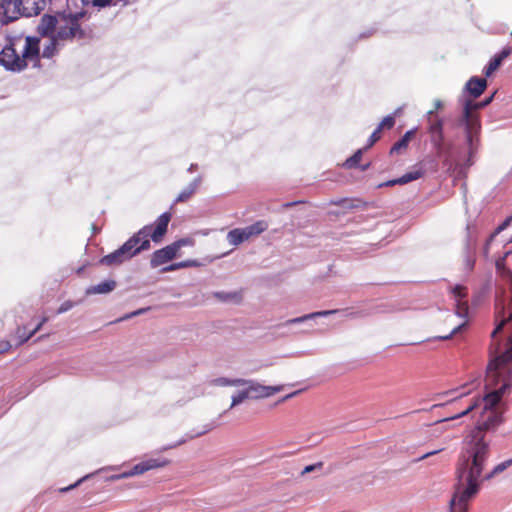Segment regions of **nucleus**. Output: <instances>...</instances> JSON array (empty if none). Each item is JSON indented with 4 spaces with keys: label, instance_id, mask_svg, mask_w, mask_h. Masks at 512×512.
I'll list each match as a JSON object with an SVG mask.
<instances>
[{
    "label": "nucleus",
    "instance_id": "obj_1",
    "mask_svg": "<svg viewBox=\"0 0 512 512\" xmlns=\"http://www.w3.org/2000/svg\"><path fill=\"white\" fill-rule=\"evenodd\" d=\"M489 354L491 358L486 370L485 387L491 391L482 399H474L461 413L443 420H453L468 415L483 403L482 419L464 441L456 467L463 471L476 467L478 475H481L490 457V440L486 439L485 433L496 428L503 421L502 415L495 410V406L512 386V336L508 338L504 350H501L499 342H491Z\"/></svg>",
    "mask_w": 512,
    "mask_h": 512
},
{
    "label": "nucleus",
    "instance_id": "obj_2",
    "mask_svg": "<svg viewBox=\"0 0 512 512\" xmlns=\"http://www.w3.org/2000/svg\"><path fill=\"white\" fill-rule=\"evenodd\" d=\"M171 214L165 212L155 221V225H146L130 237L120 248L100 259V264L106 266L120 265L135 255L150 248V239L160 242L167 232Z\"/></svg>",
    "mask_w": 512,
    "mask_h": 512
},
{
    "label": "nucleus",
    "instance_id": "obj_3",
    "mask_svg": "<svg viewBox=\"0 0 512 512\" xmlns=\"http://www.w3.org/2000/svg\"><path fill=\"white\" fill-rule=\"evenodd\" d=\"M83 13L59 14L57 16L45 14L42 16L37 31L41 36H52L60 41H72L75 38L82 39L85 32L79 23Z\"/></svg>",
    "mask_w": 512,
    "mask_h": 512
},
{
    "label": "nucleus",
    "instance_id": "obj_4",
    "mask_svg": "<svg viewBox=\"0 0 512 512\" xmlns=\"http://www.w3.org/2000/svg\"><path fill=\"white\" fill-rule=\"evenodd\" d=\"M485 106H487V102H474L472 100L466 101L463 115L459 120V125L463 126L465 130L466 143L468 146V166L473 165L474 157L481 145V121L476 110L484 108Z\"/></svg>",
    "mask_w": 512,
    "mask_h": 512
},
{
    "label": "nucleus",
    "instance_id": "obj_5",
    "mask_svg": "<svg viewBox=\"0 0 512 512\" xmlns=\"http://www.w3.org/2000/svg\"><path fill=\"white\" fill-rule=\"evenodd\" d=\"M40 40L37 37L27 36L25 45L19 53L14 45H8L0 53V62L9 70L21 71L31 62L33 66L40 63Z\"/></svg>",
    "mask_w": 512,
    "mask_h": 512
},
{
    "label": "nucleus",
    "instance_id": "obj_6",
    "mask_svg": "<svg viewBox=\"0 0 512 512\" xmlns=\"http://www.w3.org/2000/svg\"><path fill=\"white\" fill-rule=\"evenodd\" d=\"M458 483L450 501L452 512H468L469 502L477 495L481 486L478 469L469 471L456 469Z\"/></svg>",
    "mask_w": 512,
    "mask_h": 512
},
{
    "label": "nucleus",
    "instance_id": "obj_7",
    "mask_svg": "<svg viewBox=\"0 0 512 512\" xmlns=\"http://www.w3.org/2000/svg\"><path fill=\"white\" fill-rule=\"evenodd\" d=\"M497 271L500 277L510 290V301L505 306L504 299L498 297L495 302V319L498 321L495 329L491 333V342L497 341V334L503 330V327L508 323L512 322V271L505 267L504 260H498L496 262Z\"/></svg>",
    "mask_w": 512,
    "mask_h": 512
},
{
    "label": "nucleus",
    "instance_id": "obj_8",
    "mask_svg": "<svg viewBox=\"0 0 512 512\" xmlns=\"http://www.w3.org/2000/svg\"><path fill=\"white\" fill-rule=\"evenodd\" d=\"M438 170V162L433 157H426L418 162L412 171H409L399 178L388 180L378 185L381 187H389L394 185H404L409 182L422 178L427 172H436Z\"/></svg>",
    "mask_w": 512,
    "mask_h": 512
},
{
    "label": "nucleus",
    "instance_id": "obj_9",
    "mask_svg": "<svg viewBox=\"0 0 512 512\" xmlns=\"http://www.w3.org/2000/svg\"><path fill=\"white\" fill-rule=\"evenodd\" d=\"M170 464V461L167 459L161 458H150L144 460L136 465H134L130 470L124 471L119 475L112 476L113 480H119L124 478H129L136 475L144 474L145 472L153 469L163 468Z\"/></svg>",
    "mask_w": 512,
    "mask_h": 512
},
{
    "label": "nucleus",
    "instance_id": "obj_10",
    "mask_svg": "<svg viewBox=\"0 0 512 512\" xmlns=\"http://www.w3.org/2000/svg\"><path fill=\"white\" fill-rule=\"evenodd\" d=\"M187 243L186 240L181 239L176 242H173L170 245L165 246L159 250H156L151 257L150 265L153 268L159 267L171 260H173L180 248Z\"/></svg>",
    "mask_w": 512,
    "mask_h": 512
},
{
    "label": "nucleus",
    "instance_id": "obj_11",
    "mask_svg": "<svg viewBox=\"0 0 512 512\" xmlns=\"http://www.w3.org/2000/svg\"><path fill=\"white\" fill-rule=\"evenodd\" d=\"M247 390L250 399H260L272 396L282 390V386H264L253 381H247Z\"/></svg>",
    "mask_w": 512,
    "mask_h": 512
},
{
    "label": "nucleus",
    "instance_id": "obj_12",
    "mask_svg": "<svg viewBox=\"0 0 512 512\" xmlns=\"http://www.w3.org/2000/svg\"><path fill=\"white\" fill-rule=\"evenodd\" d=\"M18 6L22 15L30 17L41 12L44 0H18Z\"/></svg>",
    "mask_w": 512,
    "mask_h": 512
},
{
    "label": "nucleus",
    "instance_id": "obj_13",
    "mask_svg": "<svg viewBox=\"0 0 512 512\" xmlns=\"http://www.w3.org/2000/svg\"><path fill=\"white\" fill-rule=\"evenodd\" d=\"M486 87L487 81L484 78L472 77L466 83V89L473 98L479 97Z\"/></svg>",
    "mask_w": 512,
    "mask_h": 512
},
{
    "label": "nucleus",
    "instance_id": "obj_14",
    "mask_svg": "<svg viewBox=\"0 0 512 512\" xmlns=\"http://www.w3.org/2000/svg\"><path fill=\"white\" fill-rule=\"evenodd\" d=\"M511 53L510 48H504L499 54L495 55L488 63V65L484 69V73L487 77H489L493 72H495L503 60L507 58Z\"/></svg>",
    "mask_w": 512,
    "mask_h": 512
},
{
    "label": "nucleus",
    "instance_id": "obj_15",
    "mask_svg": "<svg viewBox=\"0 0 512 512\" xmlns=\"http://www.w3.org/2000/svg\"><path fill=\"white\" fill-rule=\"evenodd\" d=\"M416 131L414 129L408 130L401 139L393 144L390 149V154H402L408 148L410 141L415 136Z\"/></svg>",
    "mask_w": 512,
    "mask_h": 512
},
{
    "label": "nucleus",
    "instance_id": "obj_16",
    "mask_svg": "<svg viewBox=\"0 0 512 512\" xmlns=\"http://www.w3.org/2000/svg\"><path fill=\"white\" fill-rule=\"evenodd\" d=\"M331 204L340 206L344 210L366 209L368 207V204L365 201L357 198H343L340 200L332 201Z\"/></svg>",
    "mask_w": 512,
    "mask_h": 512
},
{
    "label": "nucleus",
    "instance_id": "obj_17",
    "mask_svg": "<svg viewBox=\"0 0 512 512\" xmlns=\"http://www.w3.org/2000/svg\"><path fill=\"white\" fill-rule=\"evenodd\" d=\"M116 282L114 280H106L94 286H90L86 290L87 295L92 294H106L114 290Z\"/></svg>",
    "mask_w": 512,
    "mask_h": 512
},
{
    "label": "nucleus",
    "instance_id": "obj_18",
    "mask_svg": "<svg viewBox=\"0 0 512 512\" xmlns=\"http://www.w3.org/2000/svg\"><path fill=\"white\" fill-rule=\"evenodd\" d=\"M227 240L229 244L233 246H238L242 242L247 241L248 238L244 228H236L228 232Z\"/></svg>",
    "mask_w": 512,
    "mask_h": 512
},
{
    "label": "nucleus",
    "instance_id": "obj_19",
    "mask_svg": "<svg viewBox=\"0 0 512 512\" xmlns=\"http://www.w3.org/2000/svg\"><path fill=\"white\" fill-rule=\"evenodd\" d=\"M268 228V224L264 220L257 221L250 226L244 227L248 240L260 235Z\"/></svg>",
    "mask_w": 512,
    "mask_h": 512
},
{
    "label": "nucleus",
    "instance_id": "obj_20",
    "mask_svg": "<svg viewBox=\"0 0 512 512\" xmlns=\"http://www.w3.org/2000/svg\"><path fill=\"white\" fill-rule=\"evenodd\" d=\"M49 42L45 47L43 48L42 57L44 58H51L58 52V46H59V39H56V37L52 34V36H48Z\"/></svg>",
    "mask_w": 512,
    "mask_h": 512
},
{
    "label": "nucleus",
    "instance_id": "obj_21",
    "mask_svg": "<svg viewBox=\"0 0 512 512\" xmlns=\"http://www.w3.org/2000/svg\"><path fill=\"white\" fill-rule=\"evenodd\" d=\"M336 312H337V310L314 312V313H310V314H307V315H304V316H301V317L290 319V320H288L286 322V324L301 323V322H304V321H306L308 319H312V318H316V317H320V316H327V315H330V314H334Z\"/></svg>",
    "mask_w": 512,
    "mask_h": 512
},
{
    "label": "nucleus",
    "instance_id": "obj_22",
    "mask_svg": "<svg viewBox=\"0 0 512 512\" xmlns=\"http://www.w3.org/2000/svg\"><path fill=\"white\" fill-rule=\"evenodd\" d=\"M512 464V459H509V460H506L498 465H496L493 470L486 474L485 476L482 475L483 471L481 472V476H480V480H481V483L483 482V480H489L491 479L494 475L496 474H499L501 472H503L504 470H506L510 465Z\"/></svg>",
    "mask_w": 512,
    "mask_h": 512
},
{
    "label": "nucleus",
    "instance_id": "obj_23",
    "mask_svg": "<svg viewBox=\"0 0 512 512\" xmlns=\"http://www.w3.org/2000/svg\"><path fill=\"white\" fill-rule=\"evenodd\" d=\"M198 183L194 181L187 188H185L176 198V202H185L196 192Z\"/></svg>",
    "mask_w": 512,
    "mask_h": 512
},
{
    "label": "nucleus",
    "instance_id": "obj_24",
    "mask_svg": "<svg viewBox=\"0 0 512 512\" xmlns=\"http://www.w3.org/2000/svg\"><path fill=\"white\" fill-rule=\"evenodd\" d=\"M196 265H197V263L194 260H185V261H181L178 263H172V264L162 268L161 272H163V273L170 272V271H175V270H178L181 268L192 267V266H196Z\"/></svg>",
    "mask_w": 512,
    "mask_h": 512
},
{
    "label": "nucleus",
    "instance_id": "obj_25",
    "mask_svg": "<svg viewBox=\"0 0 512 512\" xmlns=\"http://www.w3.org/2000/svg\"><path fill=\"white\" fill-rule=\"evenodd\" d=\"M247 382L245 379H228L221 377L215 380V384L219 386H244Z\"/></svg>",
    "mask_w": 512,
    "mask_h": 512
},
{
    "label": "nucleus",
    "instance_id": "obj_26",
    "mask_svg": "<svg viewBox=\"0 0 512 512\" xmlns=\"http://www.w3.org/2000/svg\"><path fill=\"white\" fill-rule=\"evenodd\" d=\"M362 150H357L351 157H349L344 163L343 166L346 168H354L358 165V163L362 159Z\"/></svg>",
    "mask_w": 512,
    "mask_h": 512
},
{
    "label": "nucleus",
    "instance_id": "obj_27",
    "mask_svg": "<svg viewBox=\"0 0 512 512\" xmlns=\"http://www.w3.org/2000/svg\"><path fill=\"white\" fill-rule=\"evenodd\" d=\"M247 399H250V396H249L247 388H245L244 390L239 391L236 395H234L232 397V403L230 405V408H233V407L241 404L242 402H244Z\"/></svg>",
    "mask_w": 512,
    "mask_h": 512
},
{
    "label": "nucleus",
    "instance_id": "obj_28",
    "mask_svg": "<svg viewBox=\"0 0 512 512\" xmlns=\"http://www.w3.org/2000/svg\"><path fill=\"white\" fill-rule=\"evenodd\" d=\"M431 142L437 150V154L441 155L444 143V134L438 133L431 135Z\"/></svg>",
    "mask_w": 512,
    "mask_h": 512
},
{
    "label": "nucleus",
    "instance_id": "obj_29",
    "mask_svg": "<svg viewBox=\"0 0 512 512\" xmlns=\"http://www.w3.org/2000/svg\"><path fill=\"white\" fill-rule=\"evenodd\" d=\"M469 306L468 302L464 300L457 301L456 314L465 319L468 316Z\"/></svg>",
    "mask_w": 512,
    "mask_h": 512
},
{
    "label": "nucleus",
    "instance_id": "obj_30",
    "mask_svg": "<svg viewBox=\"0 0 512 512\" xmlns=\"http://www.w3.org/2000/svg\"><path fill=\"white\" fill-rule=\"evenodd\" d=\"M395 125V118L394 116L392 115H388L386 117L383 118V120L380 122V124L378 125V129H380L381 131L383 130H390L394 127Z\"/></svg>",
    "mask_w": 512,
    "mask_h": 512
},
{
    "label": "nucleus",
    "instance_id": "obj_31",
    "mask_svg": "<svg viewBox=\"0 0 512 512\" xmlns=\"http://www.w3.org/2000/svg\"><path fill=\"white\" fill-rule=\"evenodd\" d=\"M452 293H453L454 298L456 299V301L463 300L468 295L467 288L465 286H462V285H456L455 287H453L452 288Z\"/></svg>",
    "mask_w": 512,
    "mask_h": 512
},
{
    "label": "nucleus",
    "instance_id": "obj_32",
    "mask_svg": "<svg viewBox=\"0 0 512 512\" xmlns=\"http://www.w3.org/2000/svg\"><path fill=\"white\" fill-rule=\"evenodd\" d=\"M467 325V321H463L462 323L456 325L449 334L447 335H443V336H437L435 337V339L437 340H448L450 339L453 335L457 334L458 332L462 331L463 328Z\"/></svg>",
    "mask_w": 512,
    "mask_h": 512
},
{
    "label": "nucleus",
    "instance_id": "obj_33",
    "mask_svg": "<svg viewBox=\"0 0 512 512\" xmlns=\"http://www.w3.org/2000/svg\"><path fill=\"white\" fill-rule=\"evenodd\" d=\"M48 321L47 317H43L40 323L29 333L26 337H24L21 341L18 342L17 346H20L27 342L34 334H36L43 326L44 323Z\"/></svg>",
    "mask_w": 512,
    "mask_h": 512
},
{
    "label": "nucleus",
    "instance_id": "obj_34",
    "mask_svg": "<svg viewBox=\"0 0 512 512\" xmlns=\"http://www.w3.org/2000/svg\"><path fill=\"white\" fill-rule=\"evenodd\" d=\"M429 133L431 135L443 133V122L441 119H436L430 123Z\"/></svg>",
    "mask_w": 512,
    "mask_h": 512
},
{
    "label": "nucleus",
    "instance_id": "obj_35",
    "mask_svg": "<svg viewBox=\"0 0 512 512\" xmlns=\"http://www.w3.org/2000/svg\"><path fill=\"white\" fill-rule=\"evenodd\" d=\"M381 132H382V131H381L380 129H378V128H376V129L374 130V132H373V133L371 134V136L369 137V140H368V143H367V145H366V147H365V150H367V149L371 148V147H372V146H373L377 141H379V140H380V138H381Z\"/></svg>",
    "mask_w": 512,
    "mask_h": 512
},
{
    "label": "nucleus",
    "instance_id": "obj_36",
    "mask_svg": "<svg viewBox=\"0 0 512 512\" xmlns=\"http://www.w3.org/2000/svg\"><path fill=\"white\" fill-rule=\"evenodd\" d=\"M215 296L222 301H228L230 299H236V300L240 299V297L237 293L228 294V293H223V292H217V293H215Z\"/></svg>",
    "mask_w": 512,
    "mask_h": 512
},
{
    "label": "nucleus",
    "instance_id": "obj_37",
    "mask_svg": "<svg viewBox=\"0 0 512 512\" xmlns=\"http://www.w3.org/2000/svg\"><path fill=\"white\" fill-rule=\"evenodd\" d=\"M73 307H74V303L70 300H67L60 305V307L57 310V313L62 314L64 312H67L68 310L72 309Z\"/></svg>",
    "mask_w": 512,
    "mask_h": 512
},
{
    "label": "nucleus",
    "instance_id": "obj_38",
    "mask_svg": "<svg viewBox=\"0 0 512 512\" xmlns=\"http://www.w3.org/2000/svg\"><path fill=\"white\" fill-rule=\"evenodd\" d=\"M323 466V463L322 462H318L316 464H313V465H308L306 466L303 471H302V474H307V473H310L312 471H314L315 469L317 468H321Z\"/></svg>",
    "mask_w": 512,
    "mask_h": 512
},
{
    "label": "nucleus",
    "instance_id": "obj_39",
    "mask_svg": "<svg viewBox=\"0 0 512 512\" xmlns=\"http://www.w3.org/2000/svg\"><path fill=\"white\" fill-rule=\"evenodd\" d=\"M12 345L9 341L3 340L0 341V354L5 353L11 349Z\"/></svg>",
    "mask_w": 512,
    "mask_h": 512
},
{
    "label": "nucleus",
    "instance_id": "obj_40",
    "mask_svg": "<svg viewBox=\"0 0 512 512\" xmlns=\"http://www.w3.org/2000/svg\"><path fill=\"white\" fill-rule=\"evenodd\" d=\"M441 451H442V449H438V450H434V451L428 452V453H426V454L422 455L421 457H419V458L417 459V461H420V460L426 459V458H428V457H430V456H432V455H435V454H437V453H439V452H441Z\"/></svg>",
    "mask_w": 512,
    "mask_h": 512
},
{
    "label": "nucleus",
    "instance_id": "obj_41",
    "mask_svg": "<svg viewBox=\"0 0 512 512\" xmlns=\"http://www.w3.org/2000/svg\"><path fill=\"white\" fill-rule=\"evenodd\" d=\"M474 265V260L470 257L467 258V266L472 269Z\"/></svg>",
    "mask_w": 512,
    "mask_h": 512
},
{
    "label": "nucleus",
    "instance_id": "obj_42",
    "mask_svg": "<svg viewBox=\"0 0 512 512\" xmlns=\"http://www.w3.org/2000/svg\"><path fill=\"white\" fill-rule=\"evenodd\" d=\"M142 311H143V310L141 309V310H138V311H136V312H133V313H132L131 315H129L128 317L135 316V315H139V314H141V313H142Z\"/></svg>",
    "mask_w": 512,
    "mask_h": 512
},
{
    "label": "nucleus",
    "instance_id": "obj_43",
    "mask_svg": "<svg viewBox=\"0 0 512 512\" xmlns=\"http://www.w3.org/2000/svg\"><path fill=\"white\" fill-rule=\"evenodd\" d=\"M492 98H493V96H490L489 98H487L483 102H487V105H488L492 101Z\"/></svg>",
    "mask_w": 512,
    "mask_h": 512
},
{
    "label": "nucleus",
    "instance_id": "obj_44",
    "mask_svg": "<svg viewBox=\"0 0 512 512\" xmlns=\"http://www.w3.org/2000/svg\"><path fill=\"white\" fill-rule=\"evenodd\" d=\"M294 204H295V203H286V204H284V206H285V207H291V206H293Z\"/></svg>",
    "mask_w": 512,
    "mask_h": 512
},
{
    "label": "nucleus",
    "instance_id": "obj_45",
    "mask_svg": "<svg viewBox=\"0 0 512 512\" xmlns=\"http://www.w3.org/2000/svg\"><path fill=\"white\" fill-rule=\"evenodd\" d=\"M26 336H27V335L22 334V335L20 336V340H19V341H21V340H22L24 337H26Z\"/></svg>",
    "mask_w": 512,
    "mask_h": 512
},
{
    "label": "nucleus",
    "instance_id": "obj_46",
    "mask_svg": "<svg viewBox=\"0 0 512 512\" xmlns=\"http://www.w3.org/2000/svg\"><path fill=\"white\" fill-rule=\"evenodd\" d=\"M504 226H505V224H503L502 226H499L498 231L502 230L504 228Z\"/></svg>",
    "mask_w": 512,
    "mask_h": 512
}]
</instances>
